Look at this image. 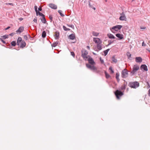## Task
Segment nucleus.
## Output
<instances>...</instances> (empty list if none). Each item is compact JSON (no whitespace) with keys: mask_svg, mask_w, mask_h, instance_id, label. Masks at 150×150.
<instances>
[{"mask_svg":"<svg viewBox=\"0 0 150 150\" xmlns=\"http://www.w3.org/2000/svg\"><path fill=\"white\" fill-rule=\"evenodd\" d=\"M139 69V66L137 64L134 65L133 67L132 71L130 72V75L133 76L135 74L137 71Z\"/></svg>","mask_w":150,"mask_h":150,"instance_id":"nucleus-1","label":"nucleus"},{"mask_svg":"<svg viewBox=\"0 0 150 150\" xmlns=\"http://www.w3.org/2000/svg\"><path fill=\"white\" fill-rule=\"evenodd\" d=\"M128 86L131 88H136L139 86V84L138 81H132L129 83Z\"/></svg>","mask_w":150,"mask_h":150,"instance_id":"nucleus-2","label":"nucleus"},{"mask_svg":"<svg viewBox=\"0 0 150 150\" xmlns=\"http://www.w3.org/2000/svg\"><path fill=\"white\" fill-rule=\"evenodd\" d=\"M81 56L85 60H87V59L89 57V55H88V52L86 50L83 49L81 51Z\"/></svg>","mask_w":150,"mask_h":150,"instance_id":"nucleus-3","label":"nucleus"},{"mask_svg":"<svg viewBox=\"0 0 150 150\" xmlns=\"http://www.w3.org/2000/svg\"><path fill=\"white\" fill-rule=\"evenodd\" d=\"M122 27V26L120 25H117L113 27L110 29L111 31L113 33H115V32L118 31L121 29Z\"/></svg>","mask_w":150,"mask_h":150,"instance_id":"nucleus-4","label":"nucleus"},{"mask_svg":"<svg viewBox=\"0 0 150 150\" xmlns=\"http://www.w3.org/2000/svg\"><path fill=\"white\" fill-rule=\"evenodd\" d=\"M117 99H120V97L123 95V93L120 91L117 90L115 93Z\"/></svg>","mask_w":150,"mask_h":150,"instance_id":"nucleus-5","label":"nucleus"},{"mask_svg":"<svg viewBox=\"0 0 150 150\" xmlns=\"http://www.w3.org/2000/svg\"><path fill=\"white\" fill-rule=\"evenodd\" d=\"M128 71L126 69H124L122 71V76L123 78H125L128 76Z\"/></svg>","mask_w":150,"mask_h":150,"instance_id":"nucleus-6","label":"nucleus"},{"mask_svg":"<svg viewBox=\"0 0 150 150\" xmlns=\"http://www.w3.org/2000/svg\"><path fill=\"white\" fill-rule=\"evenodd\" d=\"M120 16L119 18V19L120 21H126L127 18L125 16V14L124 12H122L120 14Z\"/></svg>","mask_w":150,"mask_h":150,"instance_id":"nucleus-7","label":"nucleus"},{"mask_svg":"<svg viewBox=\"0 0 150 150\" xmlns=\"http://www.w3.org/2000/svg\"><path fill=\"white\" fill-rule=\"evenodd\" d=\"M87 60L88 61L89 63L92 65H94L95 64L94 61L90 56L87 59Z\"/></svg>","mask_w":150,"mask_h":150,"instance_id":"nucleus-8","label":"nucleus"},{"mask_svg":"<svg viewBox=\"0 0 150 150\" xmlns=\"http://www.w3.org/2000/svg\"><path fill=\"white\" fill-rule=\"evenodd\" d=\"M93 41L97 44L101 43V42L100 40L98 38H94Z\"/></svg>","mask_w":150,"mask_h":150,"instance_id":"nucleus-9","label":"nucleus"},{"mask_svg":"<svg viewBox=\"0 0 150 150\" xmlns=\"http://www.w3.org/2000/svg\"><path fill=\"white\" fill-rule=\"evenodd\" d=\"M140 69L142 70H143L146 71L148 70L147 67L145 64L142 65L140 67Z\"/></svg>","mask_w":150,"mask_h":150,"instance_id":"nucleus-10","label":"nucleus"},{"mask_svg":"<svg viewBox=\"0 0 150 150\" xmlns=\"http://www.w3.org/2000/svg\"><path fill=\"white\" fill-rule=\"evenodd\" d=\"M24 30V27L22 26H21L19 28L18 30L16 31L17 33H21Z\"/></svg>","mask_w":150,"mask_h":150,"instance_id":"nucleus-11","label":"nucleus"},{"mask_svg":"<svg viewBox=\"0 0 150 150\" xmlns=\"http://www.w3.org/2000/svg\"><path fill=\"white\" fill-rule=\"evenodd\" d=\"M117 37L120 40H122L123 38V35L120 33H117L116 34Z\"/></svg>","mask_w":150,"mask_h":150,"instance_id":"nucleus-12","label":"nucleus"},{"mask_svg":"<svg viewBox=\"0 0 150 150\" xmlns=\"http://www.w3.org/2000/svg\"><path fill=\"white\" fill-rule=\"evenodd\" d=\"M49 6L52 9H56L57 8V6L54 4H49Z\"/></svg>","mask_w":150,"mask_h":150,"instance_id":"nucleus-13","label":"nucleus"},{"mask_svg":"<svg viewBox=\"0 0 150 150\" xmlns=\"http://www.w3.org/2000/svg\"><path fill=\"white\" fill-rule=\"evenodd\" d=\"M135 61L137 62H141L142 61V59L140 57H136L135 58Z\"/></svg>","mask_w":150,"mask_h":150,"instance_id":"nucleus-14","label":"nucleus"},{"mask_svg":"<svg viewBox=\"0 0 150 150\" xmlns=\"http://www.w3.org/2000/svg\"><path fill=\"white\" fill-rule=\"evenodd\" d=\"M26 45V43L23 40L21 42L20 44V47L21 48H23L25 47Z\"/></svg>","mask_w":150,"mask_h":150,"instance_id":"nucleus-15","label":"nucleus"},{"mask_svg":"<svg viewBox=\"0 0 150 150\" xmlns=\"http://www.w3.org/2000/svg\"><path fill=\"white\" fill-rule=\"evenodd\" d=\"M23 40H22V38L21 37H19L18 39L17 42V44L18 45H20V44L22 41Z\"/></svg>","mask_w":150,"mask_h":150,"instance_id":"nucleus-16","label":"nucleus"},{"mask_svg":"<svg viewBox=\"0 0 150 150\" xmlns=\"http://www.w3.org/2000/svg\"><path fill=\"white\" fill-rule=\"evenodd\" d=\"M59 32H56L54 33L55 38L57 39L59 38Z\"/></svg>","mask_w":150,"mask_h":150,"instance_id":"nucleus-17","label":"nucleus"},{"mask_svg":"<svg viewBox=\"0 0 150 150\" xmlns=\"http://www.w3.org/2000/svg\"><path fill=\"white\" fill-rule=\"evenodd\" d=\"M93 2H91L90 1H89V6L90 7L92 8L94 10H96V8L93 7Z\"/></svg>","mask_w":150,"mask_h":150,"instance_id":"nucleus-18","label":"nucleus"},{"mask_svg":"<svg viewBox=\"0 0 150 150\" xmlns=\"http://www.w3.org/2000/svg\"><path fill=\"white\" fill-rule=\"evenodd\" d=\"M107 36L110 39H115V37L112 34L108 33L107 34Z\"/></svg>","mask_w":150,"mask_h":150,"instance_id":"nucleus-19","label":"nucleus"},{"mask_svg":"<svg viewBox=\"0 0 150 150\" xmlns=\"http://www.w3.org/2000/svg\"><path fill=\"white\" fill-rule=\"evenodd\" d=\"M69 37L70 39L74 40L75 38V36L74 35L71 34L69 35Z\"/></svg>","mask_w":150,"mask_h":150,"instance_id":"nucleus-20","label":"nucleus"},{"mask_svg":"<svg viewBox=\"0 0 150 150\" xmlns=\"http://www.w3.org/2000/svg\"><path fill=\"white\" fill-rule=\"evenodd\" d=\"M101 43H99L97 44V48L99 50L102 49V48L100 45Z\"/></svg>","mask_w":150,"mask_h":150,"instance_id":"nucleus-21","label":"nucleus"},{"mask_svg":"<svg viewBox=\"0 0 150 150\" xmlns=\"http://www.w3.org/2000/svg\"><path fill=\"white\" fill-rule=\"evenodd\" d=\"M119 74L117 73L116 74V78L117 79L118 82H119L120 81V79H119Z\"/></svg>","mask_w":150,"mask_h":150,"instance_id":"nucleus-22","label":"nucleus"},{"mask_svg":"<svg viewBox=\"0 0 150 150\" xmlns=\"http://www.w3.org/2000/svg\"><path fill=\"white\" fill-rule=\"evenodd\" d=\"M115 40H109L108 41V45H107V46H108L110 45V44H111L112 43H113L114 42V41H115Z\"/></svg>","mask_w":150,"mask_h":150,"instance_id":"nucleus-23","label":"nucleus"},{"mask_svg":"<svg viewBox=\"0 0 150 150\" xmlns=\"http://www.w3.org/2000/svg\"><path fill=\"white\" fill-rule=\"evenodd\" d=\"M126 88L125 85L124 84L122 85L120 88V89L121 90H125Z\"/></svg>","mask_w":150,"mask_h":150,"instance_id":"nucleus-24","label":"nucleus"},{"mask_svg":"<svg viewBox=\"0 0 150 150\" xmlns=\"http://www.w3.org/2000/svg\"><path fill=\"white\" fill-rule=\"evenodd\" d=\"M90 69L92 70H93L94 71H96L97 70L96 68L93 65H92Z\"/></svg>","mask_w":150,"mask_h":150,"instance_id":"nucleus-25","label":"nucleus"},{"mask_svg":"<svg viewBox=\"0 0 150 150\" xmlns=\"http://www.w3.org/2000/svg\"><path fill=\"white\" fill-rule=\"evenodd\" d=\"M110 50V49H108L104 51V53L105 56L108 54V52Z\"/></svg>","mask_w":150,"mask_h":150,"instance_id":"nucleus-26","label":"nucleus"},{"mask_svg":"<svg viewBox=\"0 0 150 150\" xmlns=\"http://www.w3.org/2000/svg\"><path fill=\"white\" fill-rule=\"evenodd\" d=\"M58 43V42L57 41L56 42H55L52 44V46L53 47H55L57 46Z\"/></svg>","mask_w":150,"mask_h":150,"instance_id":"nucleus-27","label":"nucleus"},{"mask_svg":"<svg viewBox=\"0 0 150 150\" xmlns=\"http://www.w3.org/2000/svg\"><path fill=\"white\" fill-rule=\"evenodd\" d=\"M92 34L93 35L95 36H98L99 35V33L95 32H92Z\"/></svg>","mask_w":150,"mask_h":150,"instance_id":"nucleus-28","label":"nucleus"},{"mask_svg":"<svg viewBox=\"0 0 150 150\" xmlns=\"http://www.w3.org/2000/svg\"><path fill=\"white\" fill-rule=\"evenodd\" d=\"M46 33L45 31L43 32L42 33V37L44 38L46 36Z\"/></svg>","mask_w":150,"mask_h":150,"instance_id":"nucleus-29","label":"nucleus"},{"mask_svg":"<svg viewBox=\"0 0 150 150\" xmlns=\"http://www.w3.org/2000/svg\"><path fill=\"white\" fill-rule=\"evenodd\" d=\"M8 35H4L3 36H1V38L2 39H6L8 38Z\"/></svg>","mask_w":150,"mask_h":150,"instance_id":"nucleus-30","label":"nucleus"},{"mask_svg":"<svg viewBox=\"0 0 150 150\" xmlns=\"http://www.w3.org/2000/svg\"><path fill=\"white\" fill-rule=\"evenodd\" d=\"M41 21L43 23H46V21L45 19V17H42V19L41 20Z\"/></svg>","mask_w":150,"mask_h":150,"instance_id":"nucleus-31","label":"nucleus"},{"mask_svg":"<svg viewBox=\"0 0 150 150\" xmlns=\"http://www.w3.org/2000/svg\"><path fill=\"white\" fill-rule=\"evenodd\" d=\"M127 56L128 57L129 59L131 57V54L129 52H127L126 54Z\"/></svg>","mask_w":150,"mask_h":150,"instance_id":"nucleus-32","label":"nucleus"},{"mask_svg":"<svg viewBox=\"0 0 150 150\" xmlns=\"http://www.w3.org/2000/svg\"><path fill=\"white\" fill-rule=\"evenodd\" d=\"M109 70L110 71V72L112 74H113L114 73V71L113 70L112 67H110L109 68Z\"/></svg>","mask_w":150,"mask_h":150,"instance_id":"nucleus-33","label":"nucleus"},{"mask_svg":"<svg viewBox=\"0 0 150 150\" xmlns=\"http://www.w3.org/2000/svg\"><path fill=\"white\" fill-rule=\"evenodd\" d=\"M34 8L35 11L36 12V15H38V11L37 10L38 7L37 6H35Z\"/></svg>","mask_w":150,"mask_h":150,"instance_id":"nucleus-34","label":"nucleus"},{"mask_svg":"<svg viewBox=\"0 0 150 150\" xmlns=\"http://www.w3.org/2000/svg\"><path fill=\"white\" fill-rule=\"evenodd\" d=\"M11 44L12 45L15 46L16 44V42L15 41H13L11 42Z\"/></svg>","mask_w":150,"mask_h":150,"instance_id":"nucleus-35","label":"nucleus"},{"mask_svg":"<svg viewBox=\"0 0 150 150\" xmlns=\"http://www.w3.org/2000/svg\"><path fill=\"white\" fill-rule=\"evenodd\" d=\"M62 11L61 10H58V12L60 14L61 16L63 17L64 16V15L62 13Z\"/></svg>","mask_w":150,"mask_h":150,"instance_id":"nucleus-36","label":"nucleus"},{"mask_svg":"<svg viewBox=\"0 0 150 150\" xmlns=\"http://www.w3.org/2000/svg\"><path fill=\"white\" fill-rule=\"evenodd\" d=\"M105 74L106 78L108 79L110 77V75L109 74H107L105 72Z\"/></svg>","mask_w":150,"mask_h":150,"instance_id":"nucleus-37","label":"nucleus"},{"mask_svg":"<svg viewBox=\"0 0 150 150\" xmlns=\"http://www.w3.org/2000/svg\"><path fill=\"white\" fill-rule=\"evenodd\" d=\"M112 61L115 62H116L117 61L116 59L114 57H112Z\"/></svg>","mask_w":150,"mask_h":150,"instance_id":"nucleus-38","label":"nucleus"},{"mask_svg":"<svg viewBox=\"0 0 150 150\" xmlns=\"http://www.w3.org/2000/svg\"><path fill=\"white\" fill-rule=\"evenodd\" d=\"M63 28L65 30H66V31H67V30H70V29L69 28H67L65 26H63Z\"/></svg>","mask_w":150,"mask_h":150,"instance_id":"nucleus-39","label":"nucleus"},{"mask_svg":"<svg viewBox=\"0 0 150 150\" xmlns=\"http://www.w3.org/2000/svg\"><path fill=\"white\" fill-rule=\"evenodd\" d=\"M38 14H39L40 16H42V17H45L44 15L42 13H40L39 11H38Z\"/></svg>","mask_w":150,"mask_h":150,"instance_id":"nucleus-40","label":"nucleus"},{"mask_svg":"<svg viewBox=\"0 0 150 150\" xmlns=\"http://www.w3.org/2000/svg\"><path fill=\"white\" fill-rule=\"evenodd\" d=\"M5 4L6 5H11L12 6H13V4L12 3H6Z\"/></svg>","mask_w":150,"mask_h":150,"instance_id":"nucleus-41","label":"nucleus"},{"mask_svg":"<svg viewBox=\"0 0 150 150\" xmlns=\"http://www.w3.org/2000/svg\"><path fill=\"white\" fill-rule=\"evenodd\" d=\"M86 66L87 67H88V68L90 69L92 65H90L88 64H86Z\"/></svg>","mask_w":150,"mask_h":150,"instance_id":"nucleus-42","label":"nucleus"},{"mask_svg":"<svg viewBox=\"0 0 150 150\" xmlns=\"http://www.w3.org/2000/svg\"><path fill=\"white\" fill-rule=\"evenodd\" d=\"M24 38L25 40H27L28 39V37L26 35H25L24 36Z\"/></svg>","mask_w":150,"mask_h":150,"instance_id":"nucleus-43","label":"nucleus"},{"mask_svg":"<svg viewBox=\"0 0 150 150\" xmlns=\"http://www.w3.org/2000/svg\"><path fill=\"white\" fill-rule=\"evenodd\" d=\"M71 54L72 56L74 57L75 54L74 52H71Z\"/></svg>","mask_w":150,"mask_h":150,"instance_id":"nucleus-44","label":"nucleus"},{"mask_svg":"<svg viewBox=\"0 0 150 150\" xmlns=\"http://www.w3.org/2000/svg\"><path fill=\"white\" fill-rule=\"evenodd\" d=\"M140 28L142 30H144L146 28V27H141Z\"/></svg>","mask_w":150,"mask_h":150,"instance_id":"nucleus-45","label":"nucleus"},{"mask_svg":"<svg viewBox=\"0 0 150 150\" xmlns=\"http://www.w3.org/2000/svg\"><path fill=\"white\" fill-rule=\"evenodd\" d=\"M33 21L35 22V23H37V19L36 18H34V19H33Z\"/></svg>","mask_w":150,"mask_h":150,"instance_id":"nucleus-46","label":"nucleus"},{"mask_svg":"<svg viewBox=\"0 0 150 150\" xmlns=\"http://www.w3.org/2000/svg\"><path fill=\"white\" fill-rule=\"evenodd\" d=\"M142 45L143 46H145L146 45V44L144 43V42H143L142 44Z\"/></svg>","mask_w":150,"mask_h":150,"instance_id":"nucleus-47","label":"nucleus"},{"mask_svg":"<svg viewBox=\"0 0 150 150\" xmlns=\"http://www.w3.org/2000/svg\"><path fill=\"white\" fill-rule=\"evenodd\" d=\"M148 95L150 97V88L149 89V90L148 91Z\"/></svg>","mask_w":150,"mask_h":150,"instance_id":"nucleus-48","label":"nucleus"},{"mask_svg":"<svg viewBox=\"0 0 150 150\" xmlns=\"http://www.w3.org/2000/svg\"><path fill=\"white\" fill-rule=\"evenodd\" d=\"M38 9L39 11H41L42 10L41 7H40L38 8Z\"/></svg>","mask_w":150,"mask_h":150,"instance_id":"nucleus-49","label":"nucleus"},{"mask_svg":"<svg viewBox=\"0 0 150 150\" xmlns=\"http://www.w3.org/2000/svg\"><path fill=\"white\" fill-rule=\"evenodd\" d=\"M68 26H69V27H70L72 28H74V26L73 25H68Z\"/></svg>","mask_w":150,"mask_h":150,"instance_id":"nucleus-50","label":"nucleus"},{"mask_svg":"<svg viewBox=\"0 0 150 150\" xmlns=\"http://www.w3.org/2000/svg\"><path fill=\"white\" fill-rule=\"evenodd\" d=\"M10 28V26H8L5 29V30H8V29H9Z\"/></svg>","mask_w":150,"mask_h":150,"instance_id":"nucleus-51","label":"nucleus"},{"mask_svg":"<svg viewBox=\"0 0 150 150\" xmlns=\"http://www.w3.org/2000/svg\"><path fill=\"white\" fill-rule=\"evenodd\" d=\"M100 61H101V62L102 63L103 62V61L101 59V58H100Z\"/></svg>","mask_w":150,"mask_h":150,"instance_id":"nucleus-52","label":"nucleus"},{"mask_svg":"<svg viewBox=\"0 0 150 150\" xmlns=\"http://www.w3.org/2000/svg\"><path fill=\"white\" fill-rule=\"evenodd\" d=\"M87 49H88V50H90V47L88 46H87Z\"/></svg>","mask_w":150,"mask_h":150,"instance_id":"nucleus-53","label":"nucleus"},{"mask_svg":"<svg viewBox=\"0 0 150 150\" xmlns=\"http://www.w3.org/2000/svg\"><path fill=\"white\" fill-rule=\"evenodd\" d=\"M1 40L2 41V42L3 43H5V41H4V40H2V39H1Z\"/></svg>","mask_w":150,"mask_h":150,"instance_id":"nucleus-54","label":"nucleus"},{"mask_svg":"<svg viewBox=\"0 0 150 150\" xmlns=\"http://www.w3.org/2000/svg\"><path fill=\"white\" fill-rule=\"evenodd\" d=\"M19 19L21 21L23 19L22 18H20Z\"/></svg>","mask_w":150,"mask_h":150,"instance_id":"nucleus-55","label":"nucleus"},{"mask_svg":"<svg viewBox=\"0 0 150 150\" xmlns=\"http://www.w3.org/2000/svg\"><path fill=\"white\" fill-rule=\"evenodd\" d=\"M12 35V33H11V34H10V35Z\"/></svg>","mask_w":150,"mask_h":150,"instance_id":"nucleus-56","label":"nucleus"},{"mask_svg":"<svg viewBox=\"0 0 150 150\" xmlns=\"http://www.w3.org/2000/svg\"><path fill=\"white\" fill-rule=\"evenodd\" d=\"M105 1L106 2H107V0H105Z\"/></svg>","mask_w":150,"mask_h":150,"instance_id":"nucleus-57","label":"nucleus"},{"mask_svg":"<svg viewBox=\"0 0 150 150\" xmlns=\"http://www.w3.org/2000/svg\"><path fill=\"white\" fill-rule=\"evenodd\" d=\"M28 36L29 37H30V35H28Z\"/></svg>","mask_w":150,"mask_h":150,"instance_id":"nucleus-58","label":"nucleus"},{"mask_svg":"<svg viewBox=\"0 0 150 150\" xmlns=\"http://www.w3.org/2000/svg\"><path fill=\"white\" fill-rule=\"evenodd\" d=\"M148 51H149V52H150V50H149Z\"/></svg>","mask_w":150,"mask_h":150,"instance_id":"nucleus-59","label":"nucleus"},{"mask_svg":"<svg viewBox=\"0 0 150 150\" xmlns=\"http://www.w3.org/2000/svg\"><path fill=\"white\" fill-rule=\"evenodd\" d=\"M134 0H132V1H134Z\"/></svg>","mask_w":150,"mask_h":150,"instance_id":"nucleus-60","label":"nucleus"}]
</instances>
